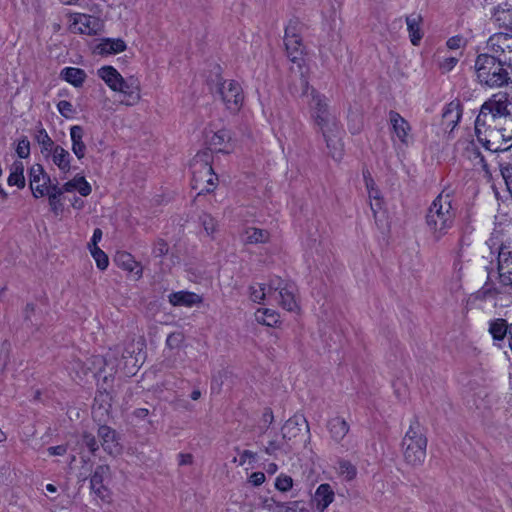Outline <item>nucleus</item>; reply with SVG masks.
<instances>
[{"mask_svg": "<svg viewBox=\"0 0 512 512\" xmlns=\"http://www.w3.org/2000/svg\"><path fill=\"white\" fill-rule=\"evenodd\" d=\"M309 107L311 117L326 142L329 155L340 160L343 155L342 130L336 116L329 110L327 98L312 89Z\"/></svg>", "mask_w": 512, "mask_h": 512, "instance_id": "obj_1", "label": "nucleus"}, {"mask_svg": "<svg viewBox=\"0 0 512 512\" xmlns=\"http://www.w3.org/2000/svg\"><path fill=\"white\" fill-rule=\"evenodd\" d=\"M474 69L476 81L483 88L512 87V58L481 53L475 59Z\"/></svg>", "mask_w": 512, "mask_h": 512, "instance_id": "obj_2", "label": "nucleus"}, {"mask_svg": "<svg viewBox=\"0 0 512 512\" xmlns=\"http://www.w3.org/2000/svg\"><path fill=\"white\" fill-rule=\"evenodd\" d=\"M456 209L452 206L450 194L440 193L429 206L425 222L427 230L434 242L441 241L449 235L454 227Z\"/></svg>", "mask_w": 512, "mask_h": 512, "instance_id": "obj_3", "label": "nucleus"}, {"mask_svg": "<svg viewBox=\"0 0 512 512\" xmlns=\"http://www.w3.org/2000/svg\"><path fill=\"white\" fill-rule=\"evenodd\" d=\"M427 444L425 429L414 416L401 442L405 463L412 467L421 466L426 459Z\"/></svg>", "mask_w": 512, "mask_h": 512, "instance_id": "obj_4", "label": "nucleus"}, {"mask_svg": "<svg viewBox=\"0 0 512 512\" xmlns=\"http://www.w3.org/2000/svg\"><path fill=\"white\" fill-rule=\"evenodd\" d=\"M210 154L207 151L197 153L192 162V189L198 190V196L215 190L218 177L209 163Z\"/></svg>", "mask_w": 512, "mask_h": 512, "instance_id": "obj_5", "label": "nucleus"}, {"mask_svg": "<svg viewBox=\"0 0 512 512\" xmlns=\"http://www.w3.org/2000/svg\"><path fill=\"white\" fill-rule=\"evenodd\" d=\"M489 245L497 252V272L500 285L512 290V244L503 241L497 243L494 239H490Z\"/></svg>", "mask_w": 512, "mask_h": 512, "instance_id": "obj_6", "label": "nucleus"}, {"mask_svg": "<svg viewBox=\"0 0 512 512\" xmlns=\"http://www.w3.org/2000/svg\"><path fill=\"white\" fill-rule=\"evenodd\" d=\"M216 88L227 109L232 112L239 111L244 99L240 84L234 80L228 82L220 81L217 83Z\"/></svg>", "mask_w": 512, "mask_h": 512, "instance_id": "obj_7", "label": "nucleus"}, {"mask_svg": "<svg viewBox=\"0 0 512 512\" xmlns=\"http://www.w3.org/2000/svg\"><path fill=\"white\" fill-rule=\"evenodd\" d=\"M486 44L491 55L502 59L512 58V33H495L488 38Z\"/></svg>", "mask_w": 512, "mask_h": 512, "instance_id": "obj_8", "label": "nucleus"}, {"mask_svg": "<svg viewBox=\"0 0 512 512\" xmlns=\"http://www.w3.org/2000/svg\"><path fill=\"white\" fill-rule=\"evenodd\" d=\"M73 29L80 34L97 35L103 29V22L95 16L74 13L71 15Z\"/></svg>", "mask_w": 512, "mask_h": 512, "instance_id": "obj_9", "label": "nucleus"}, {"mask_svg": "<svg viewBox=\"0 0 512 512\" xmlns=\"http://www.w3.org/2000/svg\"><path fill=\"white\" fill-rule=\"evenodd\" d=\"M481 110L487 113L495 112L500 117L505 116L512 110V99L506 92H498L488 98L482 105Z\"/></svg>", "mask_w": 512, "mask_h": 512, "instance_id": "obj_10", "label": "nucleus"}, {"mask_svg": "<svg viewBox=\"0 0 512 512\" xmlns=\"http://www.w3.org/2000/svg\"><path fill=\"white\" fill-rule=\"evenodd\" d=\"M110 475L108 465H99L95 468L90 478L91 491L103 501H108L109 490L104 485V479Z\"/></svg>", "mask_w": 512, "mask_h": 512, "instance_id": "obj_11", "label": "nucleus"}, {"mask_svg": "<svg viewBox=\"0 0 512 512\" xmlns=\"http://www.w3.org/2000/svg\"><path fill=\"white\" fill-rule=\"evenodd\" d=\"M116 92H120L124 96L121 103L127 106L137 104L141 98L139 81L134 77L128 79L123 78V83H121L120 89H117Z\"/></svg>", "mask_w": 512, "mask_h": 512, "instance_id": "obj_12", "label": "nucleus"}, {"mask_svg": "<svg viewBox=\"0 0 512 512\" xmlns=\"http://www.w3.org/2000/svg\"><path fill=\"white\" fill-rule=\"evenodd\" d=\"M462 104L459 100H453L445 105L442 113V126L452 132L458 125L462 116Z\"/></svg>", "mask_w": 512, "mask_h": 512, "instance_id": "obj_13", "label": "nucleus"}, {"mask_svg": "<svg viewBox=\"0 0 512 512\" xmlns=\"http://www.w3.org/2000/svg\"><path fill=\"white\" fill-rule=\"evenodd\" d=\"M474 126L475 134L489 133L490 137H495L499 134L500 122L498 123L495 118L480 109Z\"/></svg>", "mask_w": 512, "mask_h": 512, "instance_id": "obj_14", "label": "nucleus"}, {"mask_svg": "<svg viewBox=\"0 0 512 512\" xmlns=\"http://www.w3.org/2000/svg\"><path fill=\"white\" fill-rule=\"evenodd\" d=\"M305 425L309 432V425L303 415L296 414L290 417L281 428L283 439L291 444V442L301 433L302 426Z\"/></svg>", "mask_w": 512, "mask_h": 512, "instance_id": "obj_15", "label": "nucleus"}, {"mask_svg": "<svg viewBox=\"0 0 512 512\" xmlns=\"http://www.w3.org/2000/svg\"><path fill=\"white\" fill-rule=\"evenodd\" d=\"M232 136L229 130L220 129L214 132L208 139V150L220 153H230L232 150L231 144Z\"/></svg>", "mask_w": 512, "mask_h": 512, "instance_id": "obj_16", "label": "nucleus"}, {"mask_svg": "<svg viewBox=\"0 0 512 512\" xmlns=\"http://www.w3.org/2000/svg\"><path fill=\"white\" fill-rule=\"evenodd\" d=\"M291 26L285 29L284 44L286 47L287 56L289 59L296 63L301 59L302 55V39L298 33L290 34Z\"/></svg>", "mask_w": 512, "mask_h": 512, "instance_id": "obj_17", "label": "nucleus"}, {"mask_svg": "<svg viewBox=\"0 0 512 512\" xmlns=\"http://www.w3.org/2000/svg\"><path fill=\"white\" fill-rule=\"evenodd\" d=\"M389 120L392 126L393 133L397 136L399 141L403 144H408L409 133L411 126L398 112L390 111Z\"/></svg>", "mask_w": 512, "mask_h": 512, "instance_id": "obj_18", "label": "nucleus"}, {"mask_svg": "<svg viewBox=\"0 0 512 512\" xmlns=\"http://www.w3.org/2000/svg\"><path fill=\"white\" fill-rule=\"evenodd\" d=\"M334 491L328 483L320 484L314 494L313 501L318 512H324L334 501Z\"/></svg>", "mask_w": 512, "mask_h": 512, "instance_id": "obj_19", "label": "nucleus"}, {"mask_svg": "<svg viewBox=\"0 0 512 512\" xmlns=\"http://www.w3.org/2000/svg\"><path fill=\"white\" fill-rule=\"evenodd\" d=\"M116 431L109 426L101 425L98 428V437L101 439L103 449L109 453H118L120 448L116 439Z\"/></svg>", "mask_w": 512, "mask_h": 512, "instance_id": "obj_20", "label": "nucleus"}, {"mask_svg": "<svg viewBox=\"0 0 512 512\" xmlns=\"http://www.w3.org/2000/svg\"><path fill=\"white\" fill-rule=\"evenodd\" d=\"M85 136L84 128L80 125H73L70 128V138L72 142V151L79 159H83L86 154V144L83 141Z\"/></svg>", "mask_w": 512, "mask_h": 512, "instance_id": "obj_21", "label": "nucleus"}, {"mask_svg": "<svg viewBox=\"0 0 512 512\" xmlns=\"http://www.w3.org/2000/svg\"><path fill=\"white\" fill-rule=\"evenodd\" d=\"M492 19L499 27L512 30V5L507 2L497 5Z\"/></svg>", "mask_w": 512, "mask_h": 512, "instance_id": "obj_22", "label": "nucleus"}, {"mask_svg": "<svg viewBox=\"0 0 512 512\" xmlns=\"http://www.w3.org/2000/svg\"><path fill=\"white\" fill-rule=\"evenodd\" d=\"M97 74L113 91L120 89V85L123 83L122 75L113 66H103Z\"/></svg>", "mask_w": 512, "mask_h": 512, "instance_id": "obj_23", "label": "nucleus"}, {"mask_svg": "<svg viewBox=\"0 0 512 512\" xmlns=\"http://www.w3.org/2000/svg\"><path fill=\"white\" fill-rule=\"evenodd\" d=\"M327 428L331 438L340 443L349 432V425L342 417H334L327 423Z\"/></svg>", "mask_w": 512, "mask_h": 512, "instance_id": "obj_24", "label": "nucleus"}, {"mask_svg": "<svg viewBox=\"0 0 512 512\" xmlns=\"http://www.w3.org/2000/svg\"><path fill=\"white\" fill-rule=\"evenodd\" d=\"M52 162L63 172L68 173L71 169V155L60 145H55L50 155Z\"/></svg>", "mask_w": 512, "mask_h": 512, "instance_id": "obj_25", "label": "nucleus"}, {"mask_svg": "<svg viewBox=\"0 0 512 512\" xmlns=\"http://www.w3.org/2000/svg\"><path fill=\"white\" fill-rule=\"evenodd\" d=\"M297 288L294 283L287 284L285 288H281L278 294L280 298V305L287 311L294 312L298 310L299 306L295 299Z\"/></svg>", "mask_w": 512, "mask_h": 512, "instance_id": "obj_26", "label": "nucleus"}, {"mask_svg": "<svg viewBox=\"0 0 512 512\" xmlns=\"http://www.w3.org/2000/svg\"><path fill=\"white\" fill-rule=\"evenodd\" d=\"M61 79L78 88L83 85L86 80V72L83 69L75 67H65L60 72Z\"/></svg>", "mask_w": 512, "mask_h": 512, "instance_id": "obj_27", "label": "nucleus"}, {"mask_svg": "<svg viewBox=\"0 0 512 512\" xmlns=\"http://www.w3.org/2000/svg\"><path fill=\"white\" fill-rule=\"evenodd\" d=\"M421 23L422 16L419 14H412L406 17L407 30L409 32L411 43L414 46H417L423 37V33L420 28Z\"/></svg>", "mask_w": 512, "mask_h": 512, "instance_id": "obj_28", "label": "nucleus"}, {"mask_svg": "<svg viewBox=\"0 0 512 512\" xmlns=\"http://www.w3.org/2000/svg\"><path fill=\"white\" fill-rule=\"evenodd\" d=\"M74 190H77L81 196L86 197L91 193L92 188L84 176L77 175L62 186V191L65 193L73 192Z\"/></svg>", "mask_w": 512, "mask_h": 512, "instance_id": "obj_29", "label": "nucleus"}, {"mask_svg": "<svg viewBox=\"0 0 512 512\" xmlns=\"http://www.w3.org/2000/svg\"><path fill=\"white\" fill-rule=\"evenodd\" d=\"M464 156L469 159L470 161H472L474 163V165H480L481 168L486 172L488 173L489 172V168H488V164L483 156V154L481 153L480 149L478 148V146L475 144L474 141H469L464 149Z\"/></svg>", "mask_w": 512, "mask_h": 512, "instance_id": "obj_30", "label": "nucleus"}, {"mask_svg": "<svg viewBox=\"0 0 512 512\" xmlns=\"http://www.w3.org/2000/svg\"><path fill=\"white\" fill-rule=\"evenodd\" d=\"M126 43L120 39L106 38L97 46L99 54H117L126 50Z\"/></svg>", "mask_w": 512, "mask_h": 512, "instance_id": "obj_31", "label": "nucleus"}, {"mask_svg": "<svg viewBox=\"0 0 512 512\" xmlns=\"http://www.w3.org/2000/svg\"><path fill=\"white\" fill-rule=\"evenodd\" d=\"M65 192L62 191V187L58 185H50L48 190L46 191V195H48V201L51 211L58 215L63 211V204L61 202V196Z\"/></svg>", "mask_w": 512, "mask_h": 512, "instance_id": "obj_32", "label": "nucleus"}, {"mask_svg": "<svg viewBox=\"0 0 512 512\" xmlns=\"http://www.w3.org/2000/svg\"><path fill=\"white\" fill-rule=\"evenodd\" d=\"M197 301H199L198 295L192 292L179 291L169 295V302L173 306L191 307Z\"/></svg>", "mask_w": 512, "mask_h": 512, "instance_id": "obj_33", "label": "nucleus"}, {"mask_svg": "<svg viewBox=\"0 0 512 512\" xmlns=\"http://www.w3.org/2000/svg\"><path fill=\"white\" fill-rule=\"evenodd\" d=\"M489 332L495 341H502L507 335L509 336L510 325L505 319L497 318L490 322Z\"/></svg>", "mask_w": 512, "mask_h": 512, "instance_id": "obj_34", "label": "nucleus"}, {"mask_svg": "<svg viewBox=\"0 0 512 512\" xmlns=\"http://www.w3.org/2000/svg\"><path fill=\"white\" fill-rule=\"evenodd\" d=\"M292 445L289 444L286 439H283V435L279 438L275 435L274 438L268 441L267 445L264 446V452L270 456H275L278 451H283L285 454L291 451Z\"/></svg>", "mask_w": 512, "mask_h": 512, "instance_id": "obj_35", "label": "nucleus"}, {"mask_svg": "<svg viewBox=\"0 0 512 512\" xmlns=\"http://www.w3.org/2000/svg\"><path fill=\"white\" fill-rule=\"evenodd\" d=\"M244 235V242L246 244L267 243L270 238V234L267 230L256 227H248L245 230Z\"/></svg>", "mask_w": 512, "mask_h": 512, "instance_id": "obj_36", "label": "nucleus"}, {"mask_svg": "<svg viewBox=\"0 0 512 512\" xmlns=\"http://www.w3.org/2000/svg\"><path fill=\"white\" fill-rule=\"evenodd\" d=\"M35 140L41 147V153L46 157L50 155V152L56 145L43 127L38 129L37 134L35 135Z\"/></svg>", "mask_w": 512, "mask_h": 512, "instance_id": "obj_37", "label": "nucleus"}, {"mask_svg": "<svg viewBox=\"0 0 512 512\" xmlns=\"http://www.w3.org/2000/svg\"><path fill=\"white\" fill-rule=\"evenodd\" d=\"M256 320L266 326L273 327L279 322V314L268 308L258 309Z\"/></svg>", "mask_w": 512, "mask_h": 512, "instance_id": "obj_38", "label": "nucleus"}, {"mask_svg": "<svg viewBox=\"0 0 512 512\" xmlns=\"http://www.w3.org/2000/svg\"><path fill=\"white\" fill-rule=\"evenodd\" d=\"M116 262L129 272H133L136 268H139L136 273L139 275V277L142 275V268L140 264L133 259L131 254H118L116 257Z\"/></svg>", "mask_w": 512, "mask_h": 512, "instance_id": "obj_39", "label": "nucleus"}, {"mask_svg": "<svg viewBox=\"0 0 512 512\" xmlns=\"http://www.w3.org/2000/svg\"><path fill=\"white\" fill-rule=\"evenodd\" d=\"M277 512H308L304 501L276 502Z\"/></svg>", "mask_w": 512, "mask_h": 512, "instance_id": "obj_40", "label": "nucleus"}, {"mask_svg": "<svg viewBox=\"0 0 512 512\" xmlns=\"http://www.w3.org/2000/svg\"><path fill=\"white\" fill-rule=\"evenodd\" d=\"M41 184H37L35 187H32V194L35 198H40L46 195V191L48 190L51 183L50 176L44 171L43 177H41ZM55 185H58L57 183Z\"/></svg>", "mask_w": 512, "mask_h": 512, "instance_id": "obj_41", "label": "nucleus"}, {"mask_svg": "<svg viewBox=\"0 0 512 512\" xmlns=\"http://www.w3.org/2000/svg\"><path fill=\"white\" fill-rule=\"evenodd\" d=\"M44 168L41 164H34L29 168L28 176H29V186L32 190V187H35L37 184H41V177H43Z\"/></svg>", "mask_w": 512, "mask_h": 512, "instance_id": "obj_42", "label": "nucleus"}, {"mask_svg": "<svg viewBox=\"0 0 512 512\" xmlns=\"http://www.w3.org/2000/svg\"><path fill=\"white\" fill-rule=\"evenodd\" d=\"M89 250L97 264V267L100 270H105L109 264V259H108V256L106 255V253L103 250H101L99 247H93Z\"/></svg>", "mask_w": 512, "mask_h": 512, "instance_id": "obj_43", "label": "nucleus"}, {"mask_svg": "<svg viewBox=\"0 0 512 512\" xmlns=\"http://www.w3.org/2000/svg\"><path fill=\"white\" fill-rule=\"evenodd\" d=\"M339 472L348 481L353 480L357 474L356 467L350 461L347 460L339 461Z\"/></svg>", "mask_w": 512, "mask_h": 512, "instance_id": "obj_44", "label": "nucleus"}, {"mask_svg": "<svg viewBox=\"0 0 512 512\" xmlns=\"http://www.w3.org/2000/svg\"><path fill=\"white\" fill-rule=\"evenodd\" d=\"M250 299L253 302L261 303L267 294L266 287L263 284L252 285L249 287Z\"/></svg>", "mask_w": 512, "mask_h": 512, "instance_id": "obj_45", "label": "nucleus"}, {"mask_svg": "<svg viewBox=\"0 0 512 512\" xmlns=\"http://www.w3.org/2000/svg\"><path fill=\"white\" fill-rule=\"evenodd\" d=\"M287 284H290V282H286L284 280H282L280 277H273L269 280V283L267 285V294L268 296L272 295V294H275V293H280L281 292V288H285L287 286Z\"/></svg>", "mask_w": 512, "mask_h": 512, "instance_id": "obj_46", "label": "nucleus"}, {"mask_svg": "<svg viewBox=\"0 0 512 512\" xmlns=\"http://www.w3.org/2000/svg\"><path fill=\"white\" fill-rule=\"evenodd\" d=\"M368 197L371 200L370 208L375 216L377 211L382 208V203H383L379 189L376 188L374 190H370L368 192Z\"/></svg>", "mask_w": 512, "mask_h": 512, "instance_id": "obj_47", "label": "nucleus"}, {"mask_svg": "<svg viewBox=\"0 0 512 512\" xmlns=\"http://www.w3.org/2000/svg\"><path fill=\"white\" fill-rule=\"evenodd\" d=\"M478 142H480L483 147L490 151V152H498V151H505L506 149H500L499 146L495 144L494 141H492L489 136V133L485 134H476Z\"/></svg>", "mask_w": 512, "mask_h": 512, "instance_id": "obj_48", "label": "nucleus"}, {"mask_svg": "<svg viewBox=\"0 0 512 512\" xmlns=\"http://www.w3.org/2000/svg\"><path fill=\"white\" fill-rule=\"evenodd\" d=\"M499 168L501 175L505 181L507 189H512V161L511 162H500Z\"/></svg>", "mask_w": 512, "mask_h": 512, "instance_id": "obj_49", "label": "nucleus"}, {"mask_svg": "<svg viewBox=\"0 0 512 512\" xmlns=\"http://www.w3.org/2000/svg\"><path fill=\"white\" fill-rule=\"evenodd\" d=\"M275 487L281 492H287L293 487V479L286 474H280L276 478Z\"/></svg>", "mask_w": 512, "mask_h": 512, "instance_id": "obj_50", "label": "nucleus"}, {"mask_svg": "<svg viewBox=\"0 0 512 512\" xmlns=\"http://www.w3.org/2000/svg\"><path fill=\"white\" fill-rule=\"evenodd\" d=\"M169 252V245L164 239H157L154 242L153 248H152V254L154 257H163L167 255Z\"/></svg>", "mask_w": 512, "mask_h": 512, "instance_id": "obj_51", "label": "nucleus"}, {"mask_svg": "<svg viewBox=\"0 0 512 512\" xmlns=\"http://www.w3.org/2000/svg\"><path fill=\"white\" fill-rule=\"evenodd\" d=\"M57 109L59 113L66 119L71 118L76 113V110L71 102L66 100L59 101L57 104Z\"/></svg>", "mask_w": 512, "mask_h": 512, "instance_id": "obj_52", "label": "nucleus"}, {"mask_svg": "<svg viewBox=\"0 0 512 512\" xmlns=\"http://www.w3.org/2000/svg\"><path fill=\"white\" fill-rule=\"evenodd\" d=\"M16 153L19 158L26 159L30 155V142L27 139V137H23L19 140L17 147H16Z\"/></svg>", "mask_w": 512, "mask_h": 512, "instance_id": "obj_53", "label": "nucleus"}, {"mask_svg": "<svg viewBox=\"0 0 512 512\" xmlns=\"http://www.w3.org/2000/svg\"><path fill=\"white\" fill-rule=\"evenodd\" d=\"M82 442H83V444H84V445L89 449V451H90L91 453H93V454H94V453L98 450V448H99V446H98V443H97V440H96L95 436H94V435H92L91 433H87V432L83 433V435H82Z\"/></svg>", "mask_w": 512, "mask_h": 512, "instance_id": "obj_54", "label": "nucleus"}, {"mask_svg": "<svg viewBox=\"0 0 512 512\" xmlns=\"http://www.w3.org/2000/svg\"><path fill=\"white\" fill-rule=\"evenodd\" d=\"M200 220L207 234H212L215 232L216 221L211 215L204 214L200 217Z\"/></svg>", "mask_w": 512, "mask_h": 512, "instance_id": "obj_55", "label": "nucleus"}, {"mask_svg": "<svg viewBox=\"0 0 512 512\" xmlns=\"http://www.w3.org/2000/svg\"><path fill=\"white\" fill-rule=\"evenodd\" d=\"M184 336L181 332L170 333L166 339V345L171 348H178L182 343Z\"/></svg>", "mask_w": 512, "mask_h": 512, "instance_id": "obj_56", "label": "nucleus"}, {"mask_svg": "<svg viewBox=\"0 0 512 512\" xmlns=\"http://www.w3.org/2000/svg\"><path fill=\"white\" fill-rule=\"evenodd\" d=\"M446 45L451 50H457L466 45V39L461 35H456V36L450 37L447 40Z\"/></svg>", "mask_w": 512, "mask_h": 512, "instance_id": "obj_57", "label": "nucleus"}, {"mask_svg": "<svg viewBox=\"0 0 512 512\" xmlns=\"http://www.w3.org/2000/svg\"><path fill=\"white\" fill-rule=\"evenodd\" d=\"M7 182H8V185H10V186H17L19 189H22L25 187L24 174H17V173L10 172Z\"/></svg>", "mask_w": 512, "mask_h": 512, "instance_id": "obj_58", "label": "nucleus"}, {"mask_svg": "<svg viewBox=\"0 0 512 512\" xmlns=\"http://www.w3.org/2000/svg\"><path fill=\"white\" fill-rule=\"evenodd\" d=\"M458 61L459 59L457 57H446L439 61V68L443 72H449L457 65Z\"/></svg>", "mask_w": 512, "mask_h": 512, "instance_id": "obj_59", "label": "nucleus"}, {"mask_svg": "<svg viewBox=\"0 0 512 512\" xmlns=\"http://www.w3.org/2000/svg\"><path fill=\"white\" fill-rule=\"evenodd\" d=\"M484 296H496L501 293V290L496 287L490 280L488 279L486 283L483 285L481 289Z\"/></svg>", "mask_w": 512, "mask_h": 512, "instance_id": "obj_60", "label": "nucleus"}, {"mask_svg": "<svg viewBox=\"0 0 512 512\" xmlns=\"http://www.w3.org/2000/svg\"><path fill=\"white\" fill-rule=\"evenodd\" d=\"M35 312V305L33 303H27L24 309V319L31 323L32 326H37V323L32 321V314Z\"/></svg>", "mask_w": 512, "mask_h": 512, "instance_id": "obj_61", "label": "nucleus"}, {"mask_svg": "<svg viewBox=\"0 0 512 512\" xmlns=\"http://www.w3.org/2000/svg\"><path fill=\"white\" fill-rule=\"evenodd\" d=\"M363 178H364V181H365V186H366L367 192L377 188L376 184H375V181L373 180L369 170H367V169L363 170Z\"/></svg>", "mask_w": 512, "mask_h": 512, "instance_id": "obj_62", "label": "nucleus"}, {"mask_svg": "<svg viewBox=\"0 0 512 512\" xmlns=\"http://www.w3.org/2000/svg\"><path fill=\"white\" fill-rule=\"evenodd\" d=\"M50 456H62L67 452L65 445L51 446L47 449Z\"/></svg>", "mask_w": 512, "mask_h": 512, "instance_id": "obj_63", "label": "nucleus"}, {"mask_svg": "<svg viewBox=\"0 0 512 512\" xmlns=\"http://www.w3.org/2000/svg\"><path fill=\"white\" fill-rule=\"evenodd\" d=\"M102 230L100 228H96L93 232L92 238L88 243V248L91 249L93 247H98V242L102 239Z\"/></svg>", "mask_w": 512, "mask_h": 512, "instance_id": "obj_64", "label": "nucleus"}]
</instances>
